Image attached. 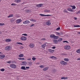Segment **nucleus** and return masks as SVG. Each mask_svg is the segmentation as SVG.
Returning a JSON list of instances; mask_svg holds the SVG:
<instances>
[{
  "instance_id": "obj_1",
  "label": "nucleus",
  "mask_w": 80,
  "mask_h": 80,
  "mask_svg": "<svg viewBox=\"0 0 80 80\" xmlns=\"http://www.w3.org/2000/svg\"><path fill=\"white\" fill-rule=\"evenodd\" d=\"M64 48L65 50H70L71 49V46L69 45H67L64 46Z\"/></svg>"
},
{
  "instance_id": "obj_2",
  "label": "nucleus",
  "mask_w": 80,
  "mask_h": 80,
  "mask_svg": "<svg viewBox=\"0 0 80 80\" xmlns=\"http://www.w3.org/2000/svg\"><path fill=\"white\" fill-rule=\"evenodd\" d=\"M50 38H53L54 39H57L58 38V36H56L54 34H51L50 36Z\"/></svg>"
},
{
  "instance_id": "obj_3",
  "label": "nucleus",
  "mask_w": 80,
  "mask_h": 80,
  "mask_svg": "<svg viewBox=\"0 0 80 80\" xmlns=\"http://www.w3.org/2000/svg\"><path fill=\"white\" fill-rule=\"evenodd\" d=\"M5 50L8 51V50H12V47L10 46H6L5 48Z\"/></svg>"
},
{
  "instance_id": "obj_4",
  "label": "nucleus",
  "mask_w": 80,
  "mask_h": 80,
  "mask_svg": "<svg viewBox=\"0 0 80 80\" xmlns=\"http://www.w3.org/2000/svg\"><path fill=\"white\" fill-rule=\"evenodd\" d=\"M60 63L62 65H67V62L64 61H61L60 62Z\"/></svg>"
},
{
  "instance_id": "obj_5",
  "label": "nucleus",
  "mask_w": 80,
  "mask_h": 80,
  "mask_svg": "<svg viewBox=\"0 0 80 80\" xmlns=\"http://www.w3.org/2000/svg\"><path fill=\"white\" fill-rule=\"evenodd\" d=\"M20 39L22 41H25L27 40V38L25 36H22L20 38Z\"/></svg>"
},
{
  "instance_id": "obj_6",
  "label": "nucleus",
  "mask_w": 80,
  "mask_h": 80,
  "mask_svg": "<svg viewBox=\"0 0 80 80\" xmlns=\"http://www.w3.org/2000/svg\"><path fill=\"white\" fill-rule=\"evenodd\" d=\"M10 67L11 68H16V65L15 64H10Z\"/></svg>"
},
{
  "instance_id": "obj_7",
  "label": "nucleus",
  "mask_w": 80,
  "mask_h": 80,
  "mask_svg": "<svg viewBox=\"0 0 80 80\" xmlns=\"http://www.w3.org/2000/svg\"><path fill=\"white\" fill-rule=\"evenodd\" d=\"M48 52H49V53H53L55 51L54 50H52V49H48Z\"/></svg>"
},
{
  "instance_id": "obj_8",
  "label": "nucleus",
  "mask_w": 80,
  "mask_h": 80,
  "mask_svg": "<svg viewBox=\"0 0 80 80\" xmlns=\"http://www.w3.org/2000/svg\"><path fill=\"white\" fill-rule=\"evenodd\" d=\"M47 43L45 42L44 44H43L42 45H41V47L43 48H44L46 47V45Z\"/></svg>"
},
{
  "instance_id": "obj_9",
  "label": "nucleus",
  "mask_w": 80,
  "mask_h": 80,
  "mask_svg": "<svg viewBox=\"0 0 80 80\" xmlns=\"http://www.w3.org/2000/svg\"><path fill=\"white\" fill-rule=\"evenodd\" d=\"M5 57V55H0V58L1 59H3V58H4Z\"/></svg>"
},
{
  "instance_id": "obj_10",
  "label": "nucleus",
  "mask_w": 80,
  "mask_h": 80,
  "mask_svg": "<svg viewBox=\"0 0 80 80\" xmlns=\"http://www.w3.org/2000/svg\"><path fill=\"white\" fill-rule=\"evenodd\" d=\"M30 23V21L28 20H26L23 22V24H28V23Z\"/></svg>"
},
{
  "instance_id": "obj_11",
  "label": "nucleus",
  "mask_w": 80,
  "mask_h": 80,
  "mask_svg": "<svg viewBox=\"0 0 80 80\" xmlns=\"http://www.w3.org/2000/svg\"><path fill=\"white\" fill-rule=\"evenodd\" d=\"M40 15H41V16H44L45 17H48V16H52V15H44L42 14H40Z\"/></svg>"
},
{
  "instance_id": "obj_12",
  "label": "nucleus",
  "mask_w": 80,
  "mask_h": 80,
  "mask_svg": "<svg viewBox=\"0 0 80 80\" xmlns=\"http://www.w3.org/2000/svg\"><path fill=\"white\" fill-rule=\"evenodd\" d=\"M22 65H24L25 66H26L27 65V62L26 61L22 62Z\"/></svg>"
},
{
  "instance_id": "obj_13",
  "label": "nucleus",
  "mask_w": 80,
  "mask_h": 80,
  "mask_svg": "<svg viewBox=\"0 0 80 80\" xmlns=\"http://www.w3.org/2000/svg\"><path fill=\"white\" fill-rule=\"evenodd\" d=\"M67 10L68 11H69V12H74V10L71 9V8H69L67 9Z\"/></svg>"
},
{
  "instance_id": "obj_14",
  "label": "nucleus",
  "mask_w": 80,
  "mask_h": 80,
  "mask_svg": "<svg viewBox=\"0 0 80 80\" xmlns=\"http://www.w3.org/2000/svg\"><path fill=\"white\" fill-rule=\"evenodd\" d=\"M22 20L21 19H17L16 20V23H20V22H22Z\"/></svg>"
},
{
  "instance_id": "obj_15",
  "label": "nucleus",
  "mask_w": 80,
  "mask_h": 80,
  "mask_svg": "<svg viewBox=\"0 0 80 80\" xmlns=\"http://www.w3.org/2000/svg\"><path fill=\"white\" fill-rule=\"evenodd\" d=\"M5 42H11L12 41V40L10 39H6L5 40Z\"/></svg>"
},
{
  "instance_id": "obj_16",
  "label": "nucleus",
  "mask_w": 80,
  "mask_h": 80,
  "mask_svg": "<svg viewBox=\"0 0 80 80\" xmlns=\"http://www.w3.org/2000/svg\"><path fill=\"white\" fill-rule=\"evenodd\" d=\"M29 47L30 48H33L34 47V45L33 43H31L29 45Z\"/></svg>"
},
{
  "instance_id": "obj_17",
  "label": "nucleus",
  "mask_w": 80,
  "mask_h": 80,
  "mask_svg": "<svg viewBox=\"0 0 80 80\" xmlns=\"http://www.w3.org/2000/svg\"><path fill=\"white\" fill-rule=\"evenodd\" d=\"M46 25H51V23L50 22V21H48L47 22H46Z\"/></svg>"
},
{
  "instance_id": "obj_18",
  "label": "nucleus",
  "mask_w": 80,
  "mask_h": 80,
  "mask_svg": "<svg viewBox=\"0 0 80 80\" xmlns=\"http://www.w3.org/2000/svg\"><path fill=\"white\" fill-rule=\"evenodd\" d=\"M70 7H72V10H75L76 8V7L75 6H70Z\"/></svg>"
},
{
  "instance_id": "obj_19",
  "label": "nucleus",
  "mask_w": 80,
  "mask_h": 80,
  "mask_svg": "<svg viewBox=\"0 0 80 80\" xmlns=\"http://www.w3.org/2000/svg\"><path fill=\"white\" fill-rule=\"evenodd\" d=\"M42 6H43V4H39L37 5V7H42Z\"/></svg>"
},
{
  "instance_id": "obj_20",
  "label": "nucleus",
  "mask_w": 80,
  "mask_h": 80,
  "mask_svg": "<svg viewBox=\"0 0 80 80\" xmlns=\"http://www.w3.org/2000/svg\"><path fill=\"white\" fill-rule=\"evenodd\" d=\"M24 56V55L23 54H21L18 55L19 57H20V58L23 57Z\"/></svg>"
},
{
  "instance_id": "obj_21",
  "label": "nucleus",
  "mask_w": 80,
  "mask_h": 80,
  "mask_svg": "<svg viewBox=\"0 0 80 80\" xmlns=\"http://www.w3.org/2000/svg\"><path fill=\"white\" fill-rule=\"evenodd\" d=\"M64 60L65 62H68L69 61V59L68 58H64Z\"/></svg>"
},
{
  "instance_id": "obj_22",
  "label": "nucleus",
  "mask_w": 80,
  "mask_h": 80,
  "mask_svg": "<svg viewBox=\"0 0 80 80\" xmlns=\"http://www.w3.org/2000/svg\"><path fill=\"white\" fill-rule=\"evenodd\" d=\"M53 43H58V41L56 40H55V39L53 40Z\"/></svg>"
},
{
  "instance_id": "obj_23",
  "label": "nucleus",
  "mask_w": 80,
  "mask_h": 80,
  "mask_svg": "<svg viewBox=\"0 0 80 80\" xmlns=\"http://www.w3.org/2000/svg\"><path fill=\"white\" fill-rule=\"evenodd\" d=\"M21 68L22 70H26V68H25V66H22Z\"/></svg>"
},
{
  "instance_id": "obj_24",
  "label": "nucleus",
  "mask_w": 80,
  "mask_h": 80,
  "mask_svg": "<svg viewBox=\"0 0 80 80\" xmlns=\"http://www.w3.org/2000/svg\"><path fill=\"white\" fill-rule=\"evenodd\" d=\"M15 2L16 3H19V2H21V0H15Z\"/></svg>"
},
{
  "instance_id": "obj_25",
  "label": "nucleus",
  "mask_w": 80,
  "mask_h": 80,
  "mask_svg": "<svg viewBox=\"0 0 80 80\" xmlns=\"http://www.w3.org/2000/svg\"><path fill=\"white\" fill-rule=\"evenodd\" d=\"M77 53H80V49H79L76 51Z\"/></svg>"
},
{
  "instance_id": "obj_26",
  "label": "nucleus",
  "mask_w": 80,
  "mask_h": 80,
  "mask_svg": "<svg viewBox=\"0 0 80 80\" xmlns=\"http://www.w3.org/2000/svg\"><path fill=\"white\" fill-rule=\"evenodd\" d=\"M44 12H48L49 13H50V10H48V9H46L44 10Z\"/></svg>"
},
{
  "instance_id": "obj_27",
  "label": "nucleus",
  "mask_w": 80,
  "mask_h": 80,
  "mask_svg": "<svg viewBox=\"0 0 80 80\" xmlns=\"http://www.w3.org/2000/svg\"><path fill=\"white\" fill-rule=\"evenodd\" d=\"M48 67L45 68L43 69V70L44 71H46V70H48Z\"/></svg>"
},
{
  "instance_id": "obj_28",
  "label": "nucleus",
  "mask_w": 80,
  "mask_h": 80,
  "mask_svg": "<svg viewBox=\"0 0 80 80\" xmlns=\"http://www.w3.org/2000/svg\"><path fill=\"white\" fill-rule=\"evenodd\" d=\"M61 79H62V80H63V79H64V80H65V79H68V78H65V77H62L61 78Z\"/></svg>"
},
{
  "instance_id": "obj_29",
  "label": "nucleus",
  "mask_w": 80,
  "mask_h": 80,
  "mask_svg": "<svg viewBox=\"0 0 80 80\" xmlns=\"http://www.w3.org/2000/svg\"><path fill=\"white\" fill-rule=\"evenodd\" d=\"M13 14H11L9 15V16H8V18H10V17H13Z\"/></svg>"
},
{
  "instance_id": "obj_30",
  "label": "nucleus",
  "mask_w": 80,
  "mask_h": 80,
  "mask_svg": "<svg viewBox=\"0 0 80 80\" xmlns=\"http://www.w3.org/2000/svg\"><path fill=\"white\" fill-rule=\"evenodd\" d=\"M56 71L57 70L55 69H53L52 70V72H53L54 73H55V72H56Z\"/></svg>"
},
{
  "instance_id": "obj_31",
  "label": "nucleus",
  "mask_w": 80,
  "mask_h": 80,
  "mask_svg": "<svg viewBox=\"0 0 80 80\" xmlns=\"http://www.w3.org/2000/svg\"><path fill=\"white\" fill-rule=\"evenodd\" d=\"M62 40V38H59L58 39V42H61Z\"/></svg>"
},
{
  "instance_id": "obj_32",
  "label": "nucleus",
  "mask_w": 80,
  "mask_h": 80,
  "mask_svg": "<svg viewBox=\"0 0 80 80\" xmlns=\"http://www.w3.org/2000/svg\"><path fill=\"white\" fill-rule=\"evenodd\" d=\"M74 27H80V26L79 25H74Z\"/></svg>"
},
{
  "instance_id": "obj_33",
  "label": "nucleus",
  "mask_w": 80,
  "mask_h": 80,
  "mask_svg": "<svg viewBox=\"0 0 80 80\" xmlns=\"http://www.w3.org/2000/svg\"><path fill=\"white\" fill-rule=\"evenodd\" d=\"M30 21H32V22H36V20L31 19H30Z\"/></svg>"
},
{
  "instance_id": "obj_34",
  "label": "nucleus",
  "mask_w": 80,
  "mask_h": 80,
  "mask_svg": "<svg viewBox=\"0 0 80 80\" xmlns=\"http://www.w3.org/2000/svg\"><path fill=\"white\" fill-rule=\"evenodd\" d=\"M18 59L19 60H25V58H18Z\"/></svg>"
},
{
  "instance_id": "obj_35",
  "label": "nucleus",
  "mask_w": 80,
  "mask_h": 80,
  "mask_svg": "<svg viewBox=\"0 0 80 80\" xmlns=\"http://www.w3.org/2000/svg\"><path fill=\"white\" fill-rule=\"evenodd\" d=\"M16 43L17 44H18L19 45H23V44L22 43H21L20 42H16Z\"/></svg>"
},
{
  "instance_id": "obj_36",
  "label": "nucleus",
  "mask_w": 80,
  "mask_h": 80,
  "mask_svg": "<svg viewBox=\"0 0 80 80\" xmlns=\"http://www.w3.org/2000/svg\"><path fill=\"white\" fill-rule=\"evenodd\" d=\"M6 63H12V61H7L6 62Z\"/></svg>"
},
{
  "instance_id": "obj_37",
  "label": "nucleus",
  "mask_w": 80,
  "mask_h": 80,
  "mask_svg": "<svg viewBox=\"0 0 80 80\" xmlns=\"http://www.w3.org/2000/svg\"><path fill=\"white\" fill-rule=\"evenodd\" d=\"M63 12H65L66 13H67L68 12V11H67V10L66 9H64L63 11Z\"/></svg>"
},
{
  "instance_id": "obj_38",
  "label": "nucleus",
  "mask_w": 80,
  "mask_h": 80,
  "mask_svg": "<svg viewBox=\"0 0 80 80\" xmlns=\"http://www.w3.org/2000/svg\"><path fill=\"white\" fill-rule=\"evenodd\" d=\"M56 35H57L58 36H60V34L59 32H56Z\"/></svg>"
},
{
  "instance_id": "obj_39",
  "label": "nucleus",
  "mask_w": 80,
  "mask_h": 80,
  "mask_svg": "<svg viewBox=\"0 0 80 80\" xmlns=\"http://www.w3.org/2000/svg\"><path fill=\"white\" fill-rule=\"evenodd\" d=\"M0 71H1V72H4L5 71V69L4 68L1 69L0 70Z\"/></svg>"
},
{
  "instance_id": "obj_40",
  "label": "nucleus",
  "mask_w": 80,
  "mask_h": 80,
  "mask_svg": "<svg viewBox=\"0 0 80 80\" xmlns=\"http://www.w3.org/2000/svg\"><path fill=\"white\" fill-rule=\"evenodd\" d=\"M40 68H44V66L42 65L39 66Z\"/></svg>"
},
{
  "instance_id": "obj_41",
  "label": "nucleus",
  "mask_w": 80,
  "mask_h": 80,
  "mask_svg": "<svg viewBox=\"0 0 80 80\" xmlns=\"http://www.w3.org/2000/svg\"><path fill=\"white\" fill-rule=\"evenodd\" d=\"M22 35H24V36H28V35H27V34L26 33L22 34Z\"/></svg>"
},
{
  "instance_id": "obj_42",
  "label": "nucleus",
  "mask_w": 80,
  "mask_h": 80,
  "mask_svg": "<svg viewBox=\"0 0 80 80\" xmlns=\"http://www.w3.org/2000/svg\"><path fill=\"white\" fill-rule=\"evenodd\" d=\"M5 25L4 23H0V26H3Z\"/></svg>"
},
{
  "instance_id": "obj_43",
  "label": "nucleus",
  "mask_w": 80,
  "mask_h": 80,
  "mask_svg": "<svg viewBox=\"0 0 80 80\" xmlns=\"http://www.w3.org/2000/svg\"><path fill=\"white\" fill-rule=\"evenodd\" d=\"M52 59L53 60H55V59H57V58L56 57H55V56H54V57H53Z\"/></svg>"
},
{
  "instance_id": "obj_44",
  "label": "nucleus",
  "mask_w": 80,
  "mask_h": 80,
  "mask_svg": "<svg viewBox=\"0 0 80 80\" xmlns=\"http://www.w3.org/2000/svg\"><path fill=\"white\" fill-rule=\"evenodd\" d=\"M60 29V27H58V28H56V30H59Z\"/></svg>"
},
{
  "instance_id": "obj_45",
  "label": "nucleus",
  "mask_w": 80,
  "mask_h": 80,
  "mask_svg": "<svg viewBox=\"0 0 80 80\" xmlns=\"http://www.w3.org/2000/svg\"><path fill=\"white\" fill-rule=\"evenodd\" d=\"M11 5H13V6H15V5H17V4L15 3H12L11 4Z\"/></svg>"
},
{
  "instance_id": "obj_46",
  "label": "nucleus",
  "mask_w": 80,
  "mask_h": 80,
  "mask_svg": "<svg viewBox=\"0 0 80 80\" xmlns=\"http://www.w3.org/2000/svg\"><path fill=\"white\" fill-rule=\"evenodd\" d=\"M63 43H68V42L67 41H65L63 42Z\"/></svg>"
},
{
  "instance_id": "obj_47",
  "label": "nucleus",
  "mask_w": 80,
  "mask_h": 80,
  "mask_svg": "<svg viewBox=\"0 0 80 80\" xmlns=\"http://www.w3.org/2000/svg\"><path fill=\"white\" fill-rule=\"evenodd\" d=\"M32 60H36V58H32Z\"/></svg>"
},
{
  "instance_id": "obj_48",
  "label": "nucleus",
  "mask_w": 80,
  "mask_h": 80,
  "mask_svg": "<svg viewBox=\"0 0 80 80\" xmlns=\"http://www.w3.org/2000/svg\"><path fill=\"white\" fill-rule=\"evenodd\" d=\"M56 48V47H52L51 48H52V49H55Z\"/></svg>"
},
{
  "instance_id": "obj_49",
  "label": "nucleus",
  "mask_w": 80,
  "mask_h": 80,
  "mask_svg": "<svg viewBox=\"0 0 80 80\" xmlns=\"http://www.w3.org/2000/svg\"><path fill=\"white\" fill-rule=\"evenodd\" d=\"M53 57H54V56H50V58H52V59H53Z\"/></svg>"
},
{
  "instance_id": "obj_50",
  "label": "nucleus",
  "mask_w": 80,
  "mask_h": 80,
  "mask_svg": "<svg viewBox=\"0 0 80 80\" xmlns=\"http://www.w3.org/2000/svg\"><path fill=\"white\" fill-rule=\"evenodd\" d=\"M27 60H31V58H28Z\"/></svg>"
},
{
  "instance_id": "obj_51",
  "label": "nucleus",
  "mask_w": 80,
  "mask_h": 80,
  "mask_svg": "<svg viewBox=\"0 0 80 80\" xmlns=\"http://www.w3.org/2000/svg\"><path fill=\"white\" fill-rule=\"evenodd\" d=\"M26 68H27V69H29V68H30V67H26Z\"/></svg>"
},
{
  "instance_id": "obj_52",
  "label": "nucleus",
  "mask_w": 80,
  "mask_h": 80,
  "mask_svg": "<svg viewBox=\"0 0 80 80\" xmlns=\"http://www.w3.org/2000/svg\"><path fill=\"white\" fill-rule=\"evenodd\" d=\"M32 64V62H28L29 65H30V66Z\"/></svg>"
},
{
  "instance_id": "obj_53",
  "label": "nucleus",
  "mask_w": 80,
  "mask_h": 80,
  "mask_svg": "<svg viewBox=\"0 0 80 80\" xmlns=\"http://www.w3.org/2000/svg\"><path fill=\"white\" fill-rule=\"evenodd\" d=\"M46 40L45 38H42L41 40Z\"/></svg>"
},
{
  "instance_id": "obj_54",
  "label": "nucleus",
  "mask_w": 80,
  "mask_h": 80,
  "mask_svg": "<svg viewBox=\"0 0 80 80\" xmlns=\"http://www.w3.org/2000/svg\"><path fill=\"white\" fill-rule=\"evenodd\" d=\"M34 25H35L34 24H32L31 25V26H30V27H33V26H34Z\"/></svg>"
},
{
  "instance_id": "obj_55",
  "label": "nucleus",
  "mask_w": 80,
  "mask_h": 80,
  "mask_svg": "<svg viewBox=\"0 0 80 80\" xmlns=\"http://www.w3.org/2000/svg\"><path fill=\"white\" fill-rule=\"evenodd\" d=\"M77 60H80V58H77Z\"/></svg>"
},
{
  "instance_id": "obj_56",
  "label": "nucleus",
  "mask_w": 80,
  "mask_h": 80,
  "mask_svg": "<svg viewBox=\"0 0 80 80\" xmlns=\"http://www.w3.org/2000/svg\"><path fill=\"white\" fill-rule=\"evenodd\" d=\"M74 19H75V20H77V18L76 17H74Z\"/></svg>"
},
{
  "instance_id": "obj_57",
  "label": "nucleus",
  "mask_w": 80,
  "mask_h": 80,
  "mask_svg": "<svg viewBox=\"0 0 80 80\" xmlns=\"http://www.w3.org/2000/svg\"><path fill=\"white\" fill-rule=\"evenodd\" d=\"M11 22H14V20H13L12 21V20H11Z\"/></svg>"
},
{
  "instance_id": "obj_58",
  "label": "nucleus",
  "mask_w": 80,
  "mask_h": 80,
  "mask_svg": "<svg viewBox=\"0 0 80 80\" xmlns=\"http://www.w3.org/2000/svg\"><path fill=\"white\" fill-rule=\"evenodd\" d=\"M78 33L80 34V32H78Z\"/></svg>"
},
{
  "instance_id": "obj_59",
  "label": "nucleus",
  "mask_w": 80,
  "mask_h": 80,
  "mask_svg": "<svg viewBox=\"0 0 80 80\" xmlns=\"http://www.w3.org/2000/svg\"><path fill=\"white\" fill-rule=\"evenodd\" d=\"M2 52H0V54H2Z\"/></svg>"
},
{
  "instance_id": "obj_60",
  "label": "nucleus",
  "mask_w": 80,
  "mask_h": 80,
  "mask_svg": "<svg viewBox=\"0 0 80 80\" xmlns=\"http://www.w3.org/2000/svg\"><path fill=\"white\" fill-rule=\"evenodd\" d=\"M1 33H0V34H1Z\"/></svg>"
}]
</instances>
